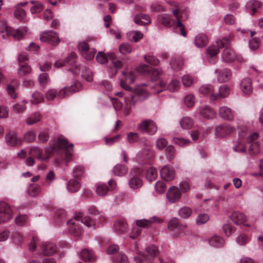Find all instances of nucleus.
Segmentation results:
<instances>
[{"label":"nucleus","instance_id":"a19ab883","mask_svg":"<svg viewBox=\"0 0 263 263\" xmlns=\"http://www.w3.org/2000/svg\"><path fill=\"white\" fill-rule=\"evenodd\" d=\"M82 77L87 82H91L93 80V73L89 68L86 67H83L82 69Z\"/></svg>","mask_w":263,"mask_h":263},{"label":"nucleus","instance_id":"9d476101","mask_svg":"<svg viewBox=\"0 0 263 263\" xmlns=\"http://www.w3.org/2000/svg\"><path fill=\"white\" fill-rule=\"evenodd\" d=\"M100 88L105 96L108 99L113 107L115 108V92L107 81H103L100 83Z\"/></svg>","mask_w":263,"mask_h":263},{"label":"nucleus","instance_id":"37998d69","mask_svg":"<svg viewBox=\"0 0 263 263\" xmlns=\"http://www.w3.org/2000/svg\"><path fill=\"white\" fill-rule=\"evenodd\" d=\"M81 257L83 260L87 262L92 260L95 256L91 250L84 249L81 253Z\"/></svg>","mask_w":263,"mask_h":263},{"label":"nucleus","instance_id":"e2e57ef3","mask_svg":"<svg viewBox=\"0 0 263 263\" xmlns=\"http://www.w3.org/2000/svg\"><path fill=\"white\" fill-rule=\"evenodd\" d=\"M195 97L193 95H189L185 97L184 102L187 107H192L195 103Z\"/></svg>","mask_w":263,"mask_h":263},{"label":"nucleus","instance_id":"774afa93","mask_svg":"<svg viewBox=\"0 0 263 263\" xmlns=\"http://www.w3.org/2000/svg\"><path fill=\"white\" fill-rule=\"evenodd\" d=\"M24 138L26 141L32 142L35 140L36 134L34 131H29L25 134Z\"/></svg>","mask_w":263,"mask_h":263},{"label":"nucleus","instance_id":"c03bdc74","mask_svg":"<svg viewBox=\"0 0 263 263\" xmlns=\"http://www.w3.org/2000/svg\"><path fill=\"white\" fill-rule=\"evenodd\" d=\"M38 81L41 86L45 88L50 82L48 74L46 73L41 74L38 77Z\"/></svg>","mask_w":263,"mask_h":263},{"label":"nucleus","instance_id":"49530a36","mask_svg":"<svg viewBox=\"0 0 263 263\" xmlns=\"http://www.w3.org/2000/svg\"><path fill=\"white\" fill-rule=\"evenodd\" d=\"M260 2L258 1L251 0L247 3L246 7L248 10L252 11V14H253L257 9L260 7Z\"/></svg>","mask_w":263,"mask_h":263},{"label":"nucleus","instance_id":"1a4fd4ad","mask_svg":"<svg viewBox=\"0 0 263 263\" xmlns=\"http://www.w3.org/2000/svg\"><path fill=\"white\" fill-rule=\"evenodd\" d=\"M12 210L6 202L0 201V223L5 222L12 218Z\"/></svg>","mask_w":263,"mask_h":263},{"label":"nucleus","instance_id":"a878e982","mask_svg":"<svg viewBox=\"0 0 263 263\" xmlns=\"http://www.w3.org/2000/svg\"><path fill=\"white\" fill-rule=\"evenodd\" d=\"M146 256L148 258L147 261H149L156 257L159 253L158 248L154 245H151L145 248Z\"/></svg>","mask_w":263,"mask_h":263},{"label":"nucleus","instance_id":"7c9ffc66","mask_svg":"<svg viewBox=\"0 0 263 263\" xmlns=\"http://www.w3.org/2000/svg\"><path fill=\"white\" fill-rule=\"evenodd\" d=\"M209 243L212 247L218 248L223 246L224 241L221 237L214 235L209 239Z\"/></svg>","mask_w":263,"mask_h":263},{"label":"nucleus","instance_id":"4be33fe9","mask_svg":"<svg viewBox=\"0 0 263 263\" xmlns=\"http://www.w3.org/2000/svg\"><path fill=\"white\" fill-rule=\"evenodd\" d=\"M230 93V88L226 85H222L219 88V93L212 95L210 99L212 101L227 97Z\"/></svg>","mask_w":263,"mask_h":263},{"label":"nucleus","instance_id":"f257e3e1","mask_svg":"<svg viewBox=\"0 0 263 263\" xmlns=\"http://www.w3.org/2000/svg\"><path fill=\"white\" fill-rule=\"evenodd\" d=\"M50 146L44 148V155H42L43 149L37 146L30 147L28 153L34 156L41 161H46L49 159L53 153L58 154L55 161L58 164L65 163L67 164L71 160L73 154V145L68 144L66 139L62 136L52 139L50 142Z\"/></svg>","mask_w":263,"mask_h":263},{"label":"nucleus","instance_id":"b1692460","mask_svg":"<svg viewBox=\"0 0 263 263\" xmlns=\"http://www.w3.org/2000/svg\"><path fill=\"white\" fill-rule=\"evenodd\" d=\"M232 77V71L230 69L225 68L220 70L217 74V80L219 82H225L229 81Z\"/></svg>","mask_w":263,"mask_h":263},{"label":"nucleus","instance_id":"ddd939ff","mask_svg":"<svg viewBox=\"0 0 263 263\" xmlns=\"http://www.w3.org/2000/svg\"><path fill=\"white\" fill-rule=\"evenodd\" d=\"M180 86L181 84L180 82L176 79L172 80L168 83L167 87H166L164 82H159L158 86V87H160V89H158L155 92L158 93L160 92H162L163 90H165L166 89L171 92H175L177 91L179 89Z\"/></svg>","mask_w":263,"mask_h":263},{"label":"nucleus","instance_id":"680f3d73","mask_svg":"<svg viewBox=\"0 0 263 263\" xmlns=\"http://www.w3.org/2000/svg\"><path fill=\"white\" fill-rule=\"evenodd\" d=\"M119 51L123 54L130 53L132 49L130 45L128 43H123L119 47Z\"/></svg>","mask_w":263,"mask_h":263},{"label":"nucleus","instance_id":"0e129e2a","mask_svg":"<svg viewBox=\"0 0 263 263\" xmlns=\"http://www.w3.org/2000/svg\"><path fill=\"white\" fill-rule=\"evenodd\" d=\"M182 81L183 85L185 87H190L193 83V78L189 74L183 76L182 78Z\"/></svg>","mask_w":263,"mask_h":263},{"label":"nucleus","instance_id":"f03ea898","mask_svg":"<svg viewBox=\"0 0 263 263\" xmlns=\"http://www.w3.org/2000/svg\"><path fill=\"white\" fill-rule=\"evenodd\" d=\"M81 221L88 228L93 226V222L88 216H83L82 213L79 212L75 214L74 219H70L67 223L69 227V231L76 236H80L83 233L81 227L79 226V222Z\"/></svg>","mask_w":263,"mask_h":263},{"label":"nucleus","instance_id":"bf43d9fd","mask_svg":"<svg viewBox=\"0 0 263 263\" xmlns=\"http://www.w3.org/2000/svg\"><path fill=\"white\" fill-rule=\"evenodd\" d=\"M219 48H221L219 47L217 44L211 45L208 48L207 53L210 57H214L218 53Z\"/></svg>","mask_w":263,"mask_h":263},{"label":"nucleus","instance_id":"412c9836","mask_svg":"<svg viewBox=\"0 0 263 263\" xmlns=\"http://www.w3.org/2000/svg\"><path fill=\"white\" fill-rule=\"evenodd\" d=\"M6 143L10 146H17L21 144V140L17 138L14 132H10L5 136Z\"/></svg>","mask_w":263,"mask_h":263},{"label":"nucleus","instance_id":"423d86ee","mask_svg":"<svg viewBox=\"0 0 263 263\" xmlns=\"http://www.w3.org/2000/svg\"><path fill=\"white\" fill-rule=\"evenodd\" d=\"M217 44L219 47L225 48L221 53V60L225 63H230L236 58L234 51L230 48L231 40L228 37H223L217 40Z\"/></svg>","mask_w":263,"mask_h":263},{"label":"nucleus","instance_id":"ea45409f","mask_svg":"<svg viewBox=\"0 0 263 263\" xmlns=\"http://www.w3.org/2000/svg\"><path fill=\"white\" fill-rule=\"evenodd\" d=\"M109 189L104 184L98 183L96 184V193L99 196H104L109 192Z\"/></svg>","mask_w":263,"mask_h":263},{"label":"nucleus","instance_id":"20e7f679","mask_svg":"<svg viewBox=\"0 0 263 263\" xmlns=\"http://www.w3.org/2000/svg\"><path fill=\"white\" fill-rule=\"evenodd\" d=\"M29 32L27 27H23L17 30H14L9 26L7 22L4 20L0 21V33L3 39L12 35L14 39L20 40Z\"/></svg>","mask_w":263,"mask_h":263},{"label":"nucleus","instance_id":"6e6552de","mask_svg":"<svg viewBox=\"0 0 263 263\" xmlns=\"http://www.w3.org/2000/svg\"><path fill=\"white\" fill-rule=\"evenodd\" d=\"M142 171L139 168H133L130 171V178L128 180V184L132 189H138L141 187L143 184L140 178Z\"/></svg>","mask_w":263,"mask_h":263},{"label":"nucleus","instance_id":"39448f33","mask_svg":"<svg viewBox=\"0 0 263 263\" xmlns=\"http://www.w3.org/2000/svg\"><path fill=\"white\" fill-rule=\"evenodd\" d=\"M137 73H151L152 79L153 80H157L159 76L161 74L162 71L159 69L152 68L146 64H141L138 66L135 72H130L126 77L127 79L131 83H133L137 78Z\"/></svg>","mask_w":263,"mask_h":263},{"label":"nucleus","instance_id":"2f4dec72","mask_svg":"<svg viewBox=\"0 0 263 263\" xmlns=\"http://www.w3.org/2000/svg\"><path fill=\"white\" fill-rule=\"evenodd\" d=\"M231 219L235 224H240L245 221L246 217L242 213L235 211L231 215Z\"/></svg>","mask_w":263,"mask_h":263},{"label":"nucleus","instance_id":"f8f14e48","mask_svg":"<svg viewBox=\"0 0 263 263\" xmlns=\"http://www.w3.org/2000/svg\"><path fill=\"white\" fill-rule=\"evenodd\" d=\"M258 138V134L254 132L250 134L247 138V142L250 144L249 147L250 153L252 155H256L259 152V147L256 140Z\"/></svg>","mask_w":263,"mask_h":263},{"label":"nucleus","instance_id":"79ce46f5","mask_svg":"<svg viewBox=\"0 0 263 263\" xmlns=\"http://www.w3.org/2000/svg\"><path fill=\"white\" fill-rule=\"evenodd\" d=\"M111 55L109 53L106 55L102 51L99 52L96 56V60L98 63L100 64H104L106 63L109 58H111Z\"/></svg>","mask_w":263,"mask_h":263},{"label":"nucleus","instance_id":"c756f323","mask_svg":"<svg viewBox=\"0 0 263 263\" xmlns=\"http://www.w3.org/2000/svg\"><path fill=\"white\" fill-rule=\"evenodd\" d=\"M44 95L36 90L32 93L29 102L31 105H36L42 103L44 101Z\"/></svg>","mask_w":263,"mask_h":263},{"label":"nucleus","instance_id":"9b49d317","mask_svg":"<svg viewBox=\"0 0 263 263\" xmlns=\"http://www.w3.org/2000/svg\"><path fill=\"white\" fill-rule=\"evenodd\" d=\"M139 130L142 133L154 135L157 131V127L152 120H146L142 121L138 126Z\"/></svg>","mask_w":263,"mask_h":263},{"label":"nucleus","instance_id":"f3484780","mask_svg":"<svg viewBox=\"0 0 263 263\" xmlns=\"http://www.w3.org/2000/svg\"><path fill=\"white\" fill-rule=\"evenodd\" d=\"M160 176L165 180L170 181L175 178V172L174 167L170 165L163 166L160 172Z\"/></svg>","mask_w":263,"mask_h":263},{"label":"nucleus","instance_id":"3c124183","mask_svg":"<svg viewBox=\"0 0 263 263\" xmlns=\"http://www.w3.org/2000/svg\"><path fill=\"white\" fill-rule=\"evenodd\" d=\"M49 133L48 130L41 131L38 135V143H45L49 139Z\"/></svg>","mask_w":263,"mask_h":263},{"label":"nucleus","instance_id":"864d4df0","mask_svg":"<svg viewBox=\"0 0 263 263\" xmlns=\"http://www.w3.org/2000/svg\"><path fill=\"white\" fill-rule=\"evenodd\" d=\"M192 210L189 207H183L178 211L179 215L183 218H187L192 214Z\"/></svg>","mask_w":263,"mask_h":263},{"label":"nucleus","instance_id":"dca6fc26","mask_svg":"<svg viewBox=\"0 0 263 263\" xmlns=\"http://www.w3.org/2000/svg\"><path fill=\"white\" fill-rule=\"evenodd\" d=\"M234 131V129L230 125L222 124L216 127L215 130V135L217 137L223 138Z\"/></svg>","mask_w":263,"mask_h":263},{"label":"nucleus","instance_id":"a211bd4d","mask_svg":"<svg viewBox=\"0 0 263 263\" xmlns=\"http://www.w3.org/2000/svg\"><path fill=\"white\" fill-rule=\"evenodd\" d=\"M240 89L246 95H250L253 92L252 80L249 78H243L240 83Z\"/></svg>","mask_w":263,"mask_h":263},{"label":"nucleus","instance_id":"4468645a","mask_svg":"<svg viewBox=\"0 0 263 263\" xmlns=\"http://www.w3.org/2000/svg\"><path fill=\"white\" fill-rule=\"evenodd\" d=\"M82 89L81 83L79 81H76L70 87H65L59 90V96L61 98H64L70 92H74Z\"/></svg>","mask_w":263,"mask_h":263},{"label":"nucleus","instance_id":"338daca9","mask_svg":"<svg viewBox=\"0 0 263 263\" xmlns=\"http://www.w3.org/2000/svg\"><path fill=\"white\" fill-rule=\"evenodd\" d=\"M31 71V68L29 65H23L21 66L18 70V73L21 76H24L29 74Z\"/></svg>","mask_w":263,"mask_h":263},{"label":"nucleus","instance_id":"72a5a7b5","mask_svg":"<svg viewBox=\"0 0 263 263\" xmlns=\"http://www.w3.org/2000/svg\"><path fill=\"white\" fill-rule=\"evenodd\" d=\"M41 192V187L37 184H31L27 189V193L32 197L38 195Z\"/></svg>","mask_w":263,"mask_h":263},{"label":"nucleus","instance_id":"13d9d810","mask_svg":"<svg viewBox=\"0 0 263 263\" xmlns=\"http://www.w3.org/2000/svg\"><path fill=\"white\" fill-rule=\"evenodd\" d=\"M90 49L89 46L86 42H81L79 43L78 49L82 56H86L85 52Z\"/></svg>","mask_w":263,"mask_h":263},{"label":"nucleus","instance_id":"c85d7f7f","mask_svg":"<svg viewBox=\"0 0 263 263\" xmlns=\"http://www.w3.org/2000/svg\"><path fill=\"white\" fill-rule=\"evenodd\" d=\"M134 22L140 25H145L151 23V19L149 15L140 13L135 17Z\"/></svg>","mask_w":263,"mask_h":263},{"label":"nucleus","instance_id":"052dcab7","mask_svg":"<svg viewBox=\"0 0 263 263\" xmlns=\"http://www.w3.org/2000/svg\"><path fill=\"white\" fill-rule=\"evenodd\" d=\"M165 155L166 158L169 160H171L174 159L175 157V148L173 146L170 145L166 147L165 148Z\"/></svg>","mask_w":263,"mask_h":263},{"label":"nucleus","instance_id":"69168bd1","mask_svg":"<svg viewBox=\"0 0 263 263\" xmlns=\"http://www.w3.org/2000/svg\"><path fill=\"white\" fill-rule=\"evenodd\" d=\"M85 170L81 165H77L73 168V176L74 177H80L84 173Z\"/></svg>","mask_w":263,"mask_h":263},{"label":"nucleus","instance_id":"09e8293b","mask_svg":"<svg viewBox=\"0 0 263 263\" xmlns=\"http://www.w3.org/2000/svg\"><path fill=\"white\" fill-rule=\"evenodd\" d=\"M59 91L53 88L48 89L45 93V99L48 101H51L56 97L62 98L59 96Z\"/></svg>","mask_w":263,"mask_h":263},{"label":"nucleus","instance_id":"cd10ccee","mask_svg":"<svg viewBox=\"0 0 263 263\" xmlns=\"http://www.w3.org/2000/svg\"><path fill=\"white\" fill-rule=\"evenodd\" d=\"M42 249L44 255L49 256L55 252L57 248L53 243L46 242L42 245Z\"/></svg>","mask_w":263,"mask_h":263},{"label":"nucleus","instance_id":"4c0bfd02","mask_svg":"<svg viewBox=\"0 0 263 263\" xmlns=\"http://www.w3.org/2000/svg\"><path fill=\"white\" fill-rule=\"evenodd\" d=\"M128 227L125 220L121 218H119L116 221V232L119 231L121 233H125L127 231Z\"/></svg>","mask_w":263,"mask_h":263},{"label":"nucleus","instance_id":"4d7b16f0","mask_svg":"<svg viewBox=\"0 0 263 263\" xmlns=\"http://www.w3.org/2000/svg\"><path fill=\"white\" fill-rule=\"evenodd\" d=\"M136 252L139 256L134 257V260L135 263H143V261L147 260L148 258L145 253L139 251L138 249L136 250Z\"/></svg>","mask_w":263,"mask_h":263},{"label":"nucleus","instance_id":"58836bf2","mask_svg":"<svg viewBox=\"0 0 263 263\" xmlns=\"http://www.w3.org/2000/svg\"><path fill=\"white\" fill-rule=\"evenodd\" d=\"M41 118V114L39 112H35L30 115L26 120L28 125H32L39 122Z\"/></svg>","mask_w":263,"mask_h":263},{"label":"nucleus","instance_id":"2eb2a0df","mask_svg":"<svg viewBox=\"0 0 263 263\" xmlns=\"http://www.w3.org/2000/svg\"><path fill=\"white\" fill-rule=\"evenodd\" d=\"M172 12L174 16L176 18V27L179 28L180 34L183 36H186V33L184 29V26L181 22V21L183 20L182 12L179 9H173L172 10Z\"/></svg>","mask_w":263,"mask_h":263},{"label":"nucleus","instance_id":"603ef678","mask_svg":"<svg viewBox=\"0 0 263 263\" xmlns=\"http://www.w3.org/2000/svg\"><path fill=\"white\" fill-rule=\"evenodd\" d=\"M250 240L248 236L244 234H240L236 238V242L239 246H245Z\"/></svg>","mask_w":263,"mask_h":263},{"label":"nucleus","instance_id":"7ed1b4c3","mask_svg":"<svg viewBox=\"0 0 263 263\" xmlns=\"http://www.w3.org/2000/svg\"><path fill=\"white\" fill-rule=\"evenodd\" d=\"M29 32L27 27H23L17 30H14L9 26L7 22L4 20L0 21V33L3 39L12 35L14 39L20 40Z\"/></svg>","mask_w":263,"mask_h":263},{"label":"nucleus","instance_id":"f704fd0d","mask_svg":"<svg viewBox=\"0 0 263 263\" xmlns=\"http://www.w3.org/2000/svg\"><path fill=\"white\" fill-rule=\"evenodd\" d=\"M81 187V184L76 179L70 180L67 184V189L69 192L74 193L78 191Z\"/></svg>","mask_w":263,"mask_h":263},{"label":"nucleus","instance_id":"6ab92c4d","mask_svg":"<svg viewBox=\"0 0 263 263\" xmlns=\"http://www.w3.org/2000/svg\"><path fill=\"white\" fill-rule=\"evenodd\" d=\"M181 197V193L179 189L174 186L170 188L166 194V197L168 201L171 203H175L178 201Z\"/></svg>","mask_w":263,"mask_h":263},{"label":"nucleus","instance_id":"bb28decb","mask_svg":"<svg viewBox=\"0 0 263 263\" xmlns=\"http://www.w3.org/2000/svg\"><path fill=\"white\" fill-rule=\"evenodd\" d=\"M28 103L27 100H24L20 102L14 103L12 106V110L17 114L24 113L26 110V105Z\"/></svg>","mask_w":263,"mask_h":263},{"label":"nucleus","instance_id":"473e14b6","mask_svg":"<svg viewBox=\"0 0 263 263\" xmlns=\"http://www.w3.org/2000/svg\"><path fill=\"white\" fill-rule=\"evenodd\" d=\"M18 87L17 81L14 80L11 84H8L7 90L9 96L12 99H15L17 97L16 90Z\"/></svg>","mask_w":263,"mask_h":263},{"label":"nucleus","instance_id":"0eeeda50","mask_svg":"<svg viewBox=\"0 0 263 263\" xmlns=\"http://www.w3.org/2000/svg\"><path fill=\"white\" fill-rule=\"evenodd\" d=\"M40 40L52 46L58 45L61 41L58 33L53 30L42 32L40 34Z\"/></svg>","mask_w":263,"mask_h":263},{"label":"nucleus","instance_id":"5701e85b","mask_svg":"<svg viewBox=\"0 0 263 263\" xmlns=\"http://www.w3.org/2000/svg\"><path fill=\"white\" fill-rule=\"evenodd\" d=\"M197 111L203 117L206 119H212L215 116V112L208 106H200Z\"/></svg>","mask_w":263,"mask_h":263},{"label":"nucleus","instance_id":"5fc2aeb1","mask_svg":"<svg viewBox=\"0 0 263 263\" xmlns=\"http://www.w3.org/2000/svg\"><path fill=\"white\" fill-rule=\"evenodd\" d=\"M157 177V172L155 168L150 167L147 171L146 177L148 181H154Z\"/></svg>","mask_w":263,"mask_h":263},{"label":"nucleus","instance_id":"a18cd8bd","mask_svg":"<svg viewBox=\"0 0 263 263\" xmlns=\"http://www.w3.org/2000/svg\"><path fill=\"white\" fill-rule=\"evenodd\" d=\"M55 179V173L52 171H49L45 176L43 185L45 186H49Z\"/></svg>","mask_w":263,"mask_h":263},{"label":"nucleus","instance_id":"393cba45","mask_svg":"<svg viewBox=\"0 0 263 263\" xmlns=\"http://www.w3.org/2000/svg\"><path fill=\"white\" fill-rule=\"evenodd\" d=\"M161 221L158 217L156 216H153L149 219H141L136 221V223L138 227L144 228L146 226L150 225L152 223H159Z\"/></svg>","mask_w":263,"mask_h":263},{"label":"nucleus","instance_id":"aec40b11","mask_svg":"<svg viewBox=\"0 0 263 263\" xmlns=\"http://www.w3.org/2000/svg\"><path fill=\"white\" fill-rule=\"evenodd\" d=\"M219 115L222 119L231 121L234 119L235 112L230 108L226 106H223L219 108Z\"/></svg>","mask_w":263,"mask_h":263},{"label":"nucleus","instance_id":"6e6d98bb","mask_svg":"<svg viewBox=\"0 0 263 263\" xmlns=\"http://www.w3.org/2000/svg\"><path fill=\"white\" fill-rule=\"evenodd\" d=\"M15 17L19 20H23L26 17V12L23 9L17 6L14 12Z\"/></svg>","mask_w":263,"mask_h":263},{"label":"nucleus","instance_id":"8fccbe9b","mask_svg":"<svg viewBox=\"0 0 263 263\" xmlns=\"http://www.w3.org/2000/svg\"><path fill=\"white\" fill-rule=\"evenodd\" d=\"M158 21L163 26L169 27L171 26V20L168 15L165 14L159 15Z\"/></svg>","mask_w":263,"mask_h":263},{"label":"nucleus","instance_id":"e433bc0d","mask_svg":"<svg viewBox=\"0 0 263 263\" xmlns=\"http://www.w3.org/2000/svg\"><path fill=\"white\" fill-rule=\"evenodd\" d=\"M181 127L183 129H188L193 125V120L189 117H183L179 122Z\"/></svg>","mask_w":263,"mask_h":263},{"label":"nucleus","instance_id":"de8ad7c7","mask_svg":"<svg viewBox=\"0 0 263 263\" xmlns=\"http://www.w3.org/2000/svg\"><path fill=\"white\" fill-rule=\"evenodd\" d=\"M199 91L202 94L210 95H211V97L212 96V95L214 94L213 93L214 91V87L213 85L210 84H205L201 86L200 87Z\"/></svg>","mask_w":263,"mask_h":263},{"label":"nucleus","instance_id":"c9c22d12","mask_svg":"<svg viewBox=\"0 0 263 263\" xmlns=\"http://www.w3.org/2000/svg\"><path fill=\"white\" fill-rule=\"evenodd\" d=\"M208 43L207 36L204 34H199L196 36L195 44L198 48L204 47Z\"/></svg>","mask_w":263,"mask_h":263}]
</instances>
